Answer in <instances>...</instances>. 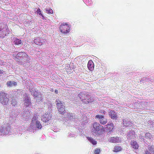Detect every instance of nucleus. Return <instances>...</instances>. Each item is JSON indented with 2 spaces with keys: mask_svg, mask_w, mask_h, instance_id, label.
<instances>
[{
  "mask_svg": "<svg viewBox=\"0 0 154 154\" xmlns=\"http://www.w3.org/2000/svg\"><path fill=\"white\" fill-rule=\"evenodd\" d=\"M92 130L97 135H101L105 131L103 127L96 122L93 123Z\"/></svg>",
  "mask_w": 154,
  "mask_h": 154,
  "instance_id": "nucleus-1",
  "label": "nucleus"
},
{
  "mask_svg": "<svg viewBox=\"0 0 154 154\" xmlns=\"http://www.w3.org/2000/svg\"><path fill=\"white\" fill-rule=\"evenodd\" d=\"M9 101L8 94L4 91H0V103L3 105H7Z\"/></svg>",
  "mask_w": 154,
  "mask_h": 154,
  "instance_id": "nucleus-2",
  "label": "nucleus"
},
{
  "mask_svg": "<svg viewBox=\"0 0 154 154\" xmlns=\"http://www.w3.org/2000/svg\"><path fill=\"white\" fill-rule=\"evenodd\" d=\"M59 28L61 32L64 34L68 33L70 31V26L66 23H63L60 26Z\"/></svg>",
  "mask_w": 154,
  "mask_h": 154,
  "instance_id": "nucleus-3",
  "label": "nucleus"
},
{
  "mask_svg": "<svg viewBox=\"0 0 154 154\" xmlns=\"http://www.w3.org/2000/svg\"><path fill=\"white\" fill-rule=\"evenodd\" d=\"M95 119H98L100 123L103 125L106 124L107 122V119L103 115H97L95 116Z\"/></svg>",
  "mask_w": 154,
  "mask_h": 154,
  "instance_id": "nucleus-4",
  "label": "nucleus"
},
{
  "mask_svg": "<svg viewBox=\"0 0 154 154\" xmlns=\"http://www.w3.org/2000/svg\"><path fill=\"white\" fill-rule=\"evenodd\" d=\"M10 32V31L8 28L6 29L3 30H0V37L3 38L5 36H8Z\"/></svg>",
  "mask_w": 154,
  "mask_h": 154,
  "instance_id": "nucleus-5",
  "label": "nucleus"
},
{
  "mask_svg": "<svg viewBox=\"0 0 154 154\" xmlns=\"http://www.w3.org/2000/svg\"><path fill=\"white\" fill-rule=\"evenodd\" d=\"M133 123L129 119H125L123 120V125L124 126L131 127Z\"/></svg>",
  "mask_w": 154,
  "mask_h": 154,
  "instance_id": "nucleus-6",
  "label": "nucleus"
},
{
  "mask_svg": "<svg viewBox=\"0 0 154 154\" xmlns=\"http://www.w3.org/2000/svg\"><path fill=\"white\" fill-rule=\"evenodd\" d=\"M17 56L20 57V59H21H21H22V58H26L27 60L29 59L28 55L25 52H21L17 54Z\"/></svg>",
  "mask_w": 154,
  "mask_h": 154,
  "instance_id": "nucleus-7",
  "label": "nucleus"
},
{
  "mask_svg": "<svg viewBox=\"0 0 154 154\" xmlns=\"http://www.w3.org/2000/svg\"><path fill=\"white\" fill-rule=\"evenodd\" d=\"M109 141L112 143H116L119 142L121 141V139L118 137H111L109 138Z\"/></svg>",
  "mask_w": 154,
  "mask_h": 154,
  "instance_id": "nucleus-8",
  "label": "nucleus"
},
{
  "mask_svg": "<svg viewBox=\"0 0 154 154\" xmlns=\"http://www.w3.org/2000/svg\"><path fill=\"white\" fill-rule=\"evenodd\" d=\"M57 109L58 111L61 114H63L65 113V106L63 105H61L59 106H57Z\"/></svg>",
  "mask_w": 154,
  "mask_h": 154,
  "instance_id": "nucleus-9",
  "label": "nucleus"
},
{
  "mask_svg": "<svg viewBox=\"0 0 154 154\" xmlns=\"http://www.w3.org/2000/svg\"><path fill=\"white\" fill-rule=\"evenodd\" d=\"M109 115L111 119H116L117 115L114 111L111 110L109 112Z\"/></svg>",
  "mask_w": 154,
  "mask_h": 154,
  "instance_id": "nucleus-10",
  "label": "nucleus"
},
{
  "mask_svg": "<svg viewBox=\"0 0 154 154\" xmlns=\"http://www.w3.org/2000/svg\"><path fill=\"white\" fill-rule=\"evenodd\" d=\"M106 128L109 131H112L114 128V126L113 124L111 122H109L106 125Z\"/></svg>",
  "mask_w": 154,
  "mask_h": 154,
  "instance_id": "nucleus-11",
  "label": "nucleus"
},
{
  "mask_svg": "<svg viewBox=\"0 0 154 154\" xmlns=\"http://www.w3.org/2000/svg\"><path fill=\"white\" fill-rule=\"evenodd\" d=\"M88 68L91 71H92L94 69V64L91 60H89L88 63Z\"/></svg>",
  "mask_w": 154,
  "mask_h": 154,
  "instance_id": "nucleus-12",
  "label": "nucleus"
},
{
  "mask_svg": "<svg viewBox=\"0 0 154 154\" xmlns=\"http://www.w3.org/2000/svg\"><path fill=\"white\" fill-rule=\"evenodd\" d=\"M131 145L132 147L135 149H137L139 147L137 142L134 140L131 141Z\"/></svg>",
  "mask_w": 154,
  "mask_h": 154,
  "instance_id": "nucleus-13",
  "label": "nucleus"
},
{
  "mask_svg": "<svg viewBox=\"0 0 154 154\" xmlns=\"http://www.w3.org/2000/svg\"><path fill=\"white\" fill-rule=\"evenodd\" d=\"M8 28V27L6 24L3 22L0 23V30H3Z\"/></svg>",
  "mask_w": 154,
  "mask_h": 154,
  "instance_id": "nucleus-14",
  "label": "nucleus"
},
{
  "mask_svg": "<svg viewBox=\"0 0 154 154\" xmlns=\"http://www.w3.org/2000/svg\"><path fill=\"white\" fill-rule=\"evenodd\" d=\"M26 97H27V99L24 100L25 104L26 107H28L31 105V102L30 99L28 96H26Z\"/></svg>",
  "mask_w": 154,
  "mask_h": 154,
  "instance_id": "nucleus-15",
  "label": "nucleus"
},
{
  "mask_svg": "<svg viewBox=\"0 0 154 154\" xmlns=\"http://www.w3.org/2000/svg\"><path fill=\"white\" fill-rule=\"evenodd\" d=\"M6 84L8 86L11 87L13 86H16L17 83L16 82L10 81L7 82Z\"/></svg>",
  "mask_w": 154,
  "mask_h": 154,
  "instance_id": "nucleus-16",
  "label": "nucleus"
},
{
  "mask_svg": "<svg viewBox=\"0 0 154 154\" xmlns=\"http://www.w3.org/2000/svg\"><path fill=\"white\" fill-rule=\"evenodd\" d=\"M34 42L36 45H42V42L41 41L40 38H37L35 39L34 40Z\"/></svg>",
  "mask_w": 154,
  "mask_h": 154,
  "instance_id": "nucleus-17",
  "label": "nucleus"
},
{
  "mask_svg": "<svg viewBox=\"0 0 154 154\" xmlns=\"http://www.w3.org/2000/svg\"><path fill=\"white\" fill-rule=\"evenodd\" d=\"M16 98V96L15 95H14L12 97L11 104L13 106H15L17 104Z\"/></svg>",
  "mask_w": 154,
  "mask_h": 154,
  "instance_id": "nucleus-18",
  "label": "nucleus"
},
{
  "mask_svg": "<svg viewBox=\"0 0 154 154\" xmlns=\"http://www.w3.org/2000/svg\"><path fill=\"white\" fill-rule=\"evenodd\" d=\"M35 125L36 127L39 129H41L42 127V126L40 122L38 120L36 121L35 123Z\"/></svg>",
  "mask_w": 154,
  "mask_h": 154,
  "instance_id": "nucleus-19",
  "label": "nucleus"
},
{
  "mask_svg": "<svg viewBox=\"0 0 154 154\" xmlns=\"http://www.w3.org/2000/svg\"><path fill=\"white\" fill-rule=\"evenodd\" d=\"M87 138L90 142L93 145H95L97 144V141L94 140L92 138L89 137H88Z\"/></svg>",
  "mask_w": 154,
  "mask_h": 154,
  "instance_id": "nucleus-20",
  "label": "nucleus"
},
{
  "mask_svg": "<svg viewBox=\"0 0 154 154\" xmlns=\"http://www.w3.org/2000/svg\"><path fill=\"white\" fill-rule=\"evenodd\" d=\"M51 117L49 115H46V116L44 117L42 119V120L45 122L48 121L50 119Z\"/></svg>",
  "mask_w": 154,
  "mask_h": 154,
  "instance_id": "nucleus-21",
  "label": "nucleus"
},
{
  "mask_svg": "<svg viewBox=\"0 0 154 154\" xmlns=\"http://www.w3.org/2000/svg\"><path fill=\"white\" fill-rule=\"evenodd\" d=\"M14 42L15 45H19L22 43L21 40L18 38H16L14 40Z\"/></svg>",
  "mask_w": 154,
  "mask_h": 154,
  "instance_id": "nucleus-22",
  "label": "nucleus"
},
{
  "mask_svg": "<svg viewBox=\"0 0 154 154\" xmlns=\"http://www.w3.org/2000/svg\"><path fill=\"white\" fill-rule=\"evenodd\" d=\"M55 102L57 107L60 106L61 105L62 106V105H63L61 101H60L59 99H57Z\"/></svg>",
  "mask_w": 154,
  "mask_h": 154,
  "instance_id": "nucleus-23",
  "label": "nucleus"
},
{
  "mask_svg": "<svg viewBox=\"0 0 154 154\" xmlns=\"http://www.w3.org/2000/svg\"><path fill=\"white\" fill-rule=\"evenodd\" d=\"M145 137L147 139H151L152 137V136L150 133L148 132L145 134Z\"/></svg>",
  "mask_w": 154,
  "mask_h": 154,
  "instance_id": "nucleus-24",
  "label": "nucleus"
},
{
  "mask_svg": "<svg viewBox=\"0 0 154 154\" xmlns=\"http://www.w3.org/2000/svg\"><path fill=\"white\" fill-rule=\"evenodd\" d=\"M121 148L119 146H116L114 148V151L117 152L121 150Z\"/></svg>",
  "mask_w": 154,
  "mask_h": 154,
  "instance_id": "nucleus-25",
  "label": "nucleus"
},
{
  "mask_svg": "<svg viewBox=\"0 0 154 154\" xmlns=\"http://www.w3.org/2000/svg\"><path fill=\"white\" fill-rule=\"evenodd\" d=\"M100 152V149L99 148H96L94 151V154H99Z\"/></svg>",
  "mask_w": 154,
  "mask_h": 154,
  "instance_id": "nucleus-26",
  "label": "nucleus"
},
{
  "mask_svg": "<svg viewBox=\"0 0 154 154\" xmlns=\"http://www.w3.org/2000/svg\"><path fill=\"white\" fill-rule=\"evenodd\" d=\"M46 13L48 14H53V13L52 10L50 8H49L46 10Z\"/></svg>",
  "mask_w": 154,
  "mask_h": 154,
  "instance_id": "nucleus-27",
  "label": "nucleus"
},
{
  "mask_svg": "<svg viewBox=\"0 0 154 154\" xmlns=\"http://www.w3.org/2000/svg\"><path fill=\"white\" fill-rule=\"evenodd\" d=\"M37 14H39L40 15L42 16V14L41 13V12L40 9L38 8L36 11Z\"/></svg>",
  "mask_w": 154,
  "mask_h": 154,
  "instance_id": "nucleus-28",
  "label": "nucleus"
},
{
  "mask_svg": "<svg viewBox=\"0 0 154 154\" xmlns=\"http://www.w3.org/2000/svg\"><path fill=\"white\" fill-rule=\"evenodd\" d=\"M100 112L102 114H105V113H106V112L104 110H101L100 111Z\"/></svg>",
  "mask_w": 154,
  "mask_h": 154,
  "instance_id": "nucleus-29",
  "label": "nucleus"
},
{
  "mask_svg": "<svg viewBox=\"0 0 154 154\" xmlns=\"http://www.w3.org/2000/svg\"><path fill=\"white\" fill-rule=\"evenodd\" d=\"M149 151H148V150H147L146 151V154H151L150 153V151H150V149H149Z\"/></svg>",
  "mask_w": 154,
  "mask_h": 154,
  "instance_id": "nucleus-30",
  "label": "nucleus"
},
{
  "mask_svg": "<svg viewBox=\"0 0 154 154\" xmlns=\"http://www.w3.org/2000/svg\"><path fill=\"white\" fill-rule=\"evenodd\" d=\"M34 94H33V95L35 96L36 97H37L38 96L37 95V94H36L37 93V92L36 91H35V92H34Z\"/></svg>",
  "mask_w": 154,
  "mask_h": 154,
  "instance_id": "nucleus-31",
  "label": "nucleus"
},
{
  "mask_svg": "<svg viewBox=\"0 0 154 154\" xmlns=\"http://www.w3.org/2000/svg\"><path fill=\"white\" fill-rule=\"evenodd\" d=\"M36 119V117L35 116H34L32 118V121H33L34 120L35 121Z\"/></svg>",
  "mask_w": 154,
  "mask_h": 154,
  "instance_id": "nucleus-32",
  "label": "nucleus"
},
{
  "mask_svg": "<svg viewBox=\"0 0 154 154\" xmlns=\"http://www.w3.org/2000/svg\"><path fill=\"white\" fill-rule=\"evenodd\" d=\"M38 94V95L39 96V97H40V99H39V100H42L41 98L42 97V94H40V93Z\"/></svg>",
  "mask_w": 154,
  "mask_h": 154,
  "instance_id": "nucleus-33",
  "label": "nucleus"
},
{
  "mask_svg": "<svg viewBox=\"0 0 154 154\" xmlns=\"http://www.w3.org/2000/svg\"><path fill=\"white\" fill-rule=\"evenodd\" d=\"M55 93L57 94L58 93V91L57 90H55Z\"/></svg>",
  "mask_w": 154,
  "mask_h": 154,
  "instance_id": "nucleus-34",
  "label": "nucleus"
},
{
  "mask_svg": "<svg viewBox=\"0 0 154 154\" xmlns=\"http://www.w3.org/2000/svg\"><path fill=\"white\" fill-rule=\"evenodd\" d=\"M3 70H0V74L1 73H3Z\"/></svg>",
  "mask_w": 154,
  "mask_h": 154,
  "instance_id": "nucleus-35",
  "label": "nucleus"
}]
</instances>
